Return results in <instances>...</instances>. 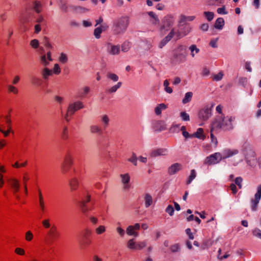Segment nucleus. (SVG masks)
<instances>
[{
	"label": "nucleus",
	"mask_w": 261,
	"mask_h": 261,
	"mask_svg": "<svg viewBox=\"0 0 261 261\" xmlns=\"http://www.w3.org/2000/svg\"><path fill=\"white\" fill-rule=\"evenodd\" d=\"M165 211L166 213L170 215V216H172L174 212V208L171 205H169L166 208Z\"/></svg>",
	"instance_id": "e2e57ef3"
},
{
	"label": "nucleus",
	"mask_w": 261,
	"mask_h": 261,
	"mask_svg": "<svg viewBox=\"0 0 261 261\" xmlns=\"http://www.w3.org/2000/svg\"><path fill=\"white\" fill-rule=\"evenodd\" d=\"M239 152L237 149H226L223 151L222 159H226L238 154Z\"/></svg>",
	"instance_id": "a211bd4d"
},
{
	"label": "nucleus",
	"mask_w": 261,
	"mask_h": 261,
	"mask_svg": "<svg viewBox=\"0 0 261 261\" xmlns=\"http://www.w3.org/2000/svg\"><path fill=\"white\" fill-rule=\"evenodd\" d=\"M91 196L87 193L84 196L83 199L80 202V206L81 211L83 213H86L89 211H91L92 208H88L86 204L90 201Z\"/></svg>",
	"instance_id": "1a4fd4ad"
},
{
	"label": "nucleus",
	"mask_w": 261,
	"mask_h": 261,
	"mask_svg": "<svg viewBox=\"0 0 261 261\" xmlns=\"http://www.w3.org/2000/svg\"><path fill=\"white\" fill-rule=\"evenodd\" d=\"M196 173L195 170L193 169L191 171V174L188 178V180L187 181V184H189L191 182V181L196 177Z\"/></svg>",
	"instance_id": "49530a36"
},
{
	"label": "nucleus",
	"mask_w": 261,
	"mask_h": 261,
	"mask_svg": "<svg viewBox=\"0 0 261 261\" xmlns=\"http://www.w3.org/2000/svg\"><path fill=\"white\" fill-rule=\"evenodd\" d=\"M128 161L132 163L134 165H137V158L135 154L133 153L131 157L128 159Z\"/></svg>",
	"instance_id": "680f3d73"
},
{
	"label": "nucleus",
	"mask_w": 261,
	"mask_h": 261,
	"mask_svg": "<svg viewBox=\"0 0 261 261\" xmlns=\"http://www.w3.org/2000/svg\"><path fill=\"white\" fill-rule=\"evenodd\" d=\"M100 121L103 126L104 128L107 127L109 124L110 119L109 117L107 115H102L100 116Z\"/></svg>",
	"instance_id": "c85d7f7f"
},
{
	"label": "nucleus",
	"mask_w": 261,
	"mask_h": 261,
	"mask_svg": "<svg viewBox=\"0 0 261 261\" xmlns=\"http://www.w3.org/2000/svg\"><path fill=\"white\" fill-rule=\"evenodd\" d=\"M211 116V109L207 107L200 110L198 113L199 118L203 120H207Z\"/></svg>",
	"instance_id": "9d476101"
},
{
	"label": "nucleus",
	"mask_w": 261,
	"mask_h": 261,
	"mask_svg": "<svg viewBox=\"0 0 261 261\" xmlns=\"http://www.w3.org/2000/svg\"><path fill=\"white\" fill-rule=\"evenodd\" d=\"M91 243L92 241L90 238H83L81 242V245L82 247L85 248L89 246Z\"/></svg>",
	"instance_id": "7c9ffc66"
},
{
	"label": "nucleus",
	"mask_w": 261,
	"mask_h": 261,
	"mask_svg": "<svg viewBox=\"0 0 261 261\" xmlns=\"http://www.w3.org/2000/svg\"><path fill=\"white\" fill-rule=\"evenodd\" d=\"M95 233L97 235H101L107 231V227L103 225H99L95 228Z\"/></svg>",
	"instance_id": "393cba45"
},
{
	"label": "nucleus",
	"mask_w": 261,
	"mask_h": 261,
	"mask_svg": "<svg viewBox=\"0 0 261 261\" xmlns=\"http://www.w3.org/2000/svg\"><path fill=\"white\" fill-rule=\"evenodd\" d=\"M167 106L164 103L158 105L154 109V112L156 115H160L162 113V111L166 109Z\"/></svg>",
	"instance_id": "cd10ccee"
},
{
	"label": "nucleus",
	"mask_w": 261,
	"mask_h": 261,
	"mask_svg": "<svg viewBox=\"0 0 261 261\" xmlns=\"http://www.w3.org/2000/svg\"><path fill=\"white\" fill-rule=\"evenodd\" d=\"M90 130L91 133L93 134H100L102 132L101 128L96 125H91Z\"/></svg>",
	"instance_id": "72a5a7b5"
},
{
	"label": "nucleus",
	"mask_w": 261,
	"mask_h": 261,
	"mask_svg": "<svg viewBox=\"0 0 261 261\" xmlns=\"http://www.w3.org/2000/svg\"><path fill=\"white\" fill-rule=\"evenodd\" d=\"M167 154V150L165 148H158L151 151L150 155L151 157H156L160 155H165Z\"/></svg>",
	"instance_id": "2eb2a0df"
},
{
	"label": "nucleus",
	"mask_w": 261,
	"mask_h": 261,
	"mask_svg": "<svg viewBox=\"0 0 261 261\" xmlns=\"http://www.w3.org/2000/svg\"><path fill=\"white\" fill-rule=\"evenodd\" d=\"M115 30L119 33L124 31L128 25V19L126 18H121L115 24Z\"/></svg>",
	"instance_id": "6e6552de"
},
{
	"label": "nucleus",
	"mask_w": 261,
	"mask_h": 261,
	"mask_svg": "<svg viewBox=\"0 0 261 261\" xmlns=\"http://www.w3.org/2000/svg\"><path fill=\"white\" fill-rule=\"evenodd\" d=\"M90 90L88 87H84L80 89L77 94V96L80 98L85 97L88 94Z\"/></svg>",
	"instance_id": "4be33fe9"
},
{
	"label": "nucleus",
	"mask_w": 261,
	"mask_h": 261,
	"mask_svg": "<svg viewBox=\"0 0 261 261\" xmlns=\"http://www.w3.org/2000/svg\"><path fill=\"white\" fill-rule=\"evenodd\" d=\"M38 193L39 207H40L41 211L42 212H44L45 211V202L44 200L43 196V194H42L41 189H39L38 190Z\"/></svg>",
	"instance_id": "6ab92c4d"
},
{
	"label": "nucleus",
	"mask_w": 261,
	"mask_h": 261,
	"mask_svg": "<svg viewBox=\"0 0 261 261\" xmlns=\"http://www.w3.org/2000/svg\"><path fill=\"white\" fill-rule=\"evenodd\" d=\"M146 245V241H140L136 242V250H141Z\"/></svg>",
	"instance_id": "3c124183"
},
{
	"label": "nucleus",
	"mask_w": 261,
	"mask_h": 261,
	"mask_svg": "<svg viewBox=\"0 0 261 261\" xmlns=\"http://www.w3.org/2000/svg\"><path fill=\"white\" fill-rule=\"evenodd\" d=\"M8 182L12 188L14 194H15L19 190V181L16 178H11L8 180Z\"/></svg>",
	"instance_id": "4468645a"
},
{
	"label": "nucleus",
	"mask_w": 261,
	"mask_h": 261,
	"mask_svg": "<svg viewBox=\"0 0 261 261\" xmlns=\"http://www.w3.org/2000/svg\"><path fill=\"white\" fill-rule=\"evenodd\" d=\"M180 245L179 244H174L170 246V250L172 252H178L180 250Z\"/></svg>",
	"instance_id": "603ef678"
},
{
	"label": "nucleus",
	"mask_w": 261,
	"mask_h": 261,
	"mask_svg": "<svg viewBox=\"0 0 261 261\" xmlns=\"http://www.w3.org/2000/svg\"><path fill=\"white\" fill-rule=\"evenodd\" d=\"M127 247L130 249H136V242L134 241V239H130L127 242Z\"/></svg>",
	"instance_id": "c03bdc74"
},
{
	"label": "nucleus",
	"mask_w": 261,
	"mask_h": 261,
	"mask_svg": "<svg viewBox=\"0 0 261 261\" xmlns=\"http://www.w3.org/2000/svg\"><path fill=\"white\" fill-rule=\"evenodd\" d=\"M204 15L206 17L207 20L209 21L213 20L214 16V13L211 12H204Z\"/></svg>",
	"instance_id": "6e6d98bb"
},
{
	"label": "nucleus",
	"mask_w": 261,
	"mask_h": 261,
	"mask_svg": "<svg viewBox=\"0 0 261 261\" xmlns=\"http://www.w3.org/2000/svg\"><path fill=\"white\" fill-rule=\"evenodd\" d=\"M130 47V44L129 42H124L121 46L122 51L124 52L127 51Z\"/></svg>",
	"instance_id": "8fccbe9b"
},
{
	"label": "nucleus",
	"mask_w": 261,
	"mask_h": 261,
	"mask_svg": "<svg viewBox=\"0 0 261 261\" xmlns=\"http://www.w3.org/2000/svg\"><path fill=\"white\" fill-rule=\"evenodd\" d=\"M32 9L37 13H40L43 9L42 2L40 1L35 0L32 2Z\"/></svg>",
	"instance_id": "ddd939ff"
},
{
	"label": "nucleus",
	"mask_w": 261,
	"mask_h": 261,
	"mask_svg": "<svg viewBox=\"0 0 261 261\" xmlns=\"http://www.w3.org/2000/svg\"><path fill=\"white\" fill-rule=\"evenodd\" d=\"M122 85L121 82H118L116 85L113 86L108 90V92L109 93H113L116 92L118 89H119Z\"/></svg>",
	"instance_id": "79ce46f5"
},
{
	"label": "nucleus",
	"mask_w": 261,
	"mask_h": 261,
	"mask_svg": "<svg viewBox=\"0 0 261 261\" xmlns=\"http://www.w3.org/2000/svg\"><path fill=\"white\" fill-rule=\"evenodd\" d=\"M219 132V130H214V131H212V125H211V141H212V142L213 143H215V144L216 145H217L218 141H217V138L215 137L214 134V133H218Z\"/></svg>",
	"instance_id": "58836bf2"
},
{
	"label": "nucleus",
	"mask_w": 261,
	"mask_h": 261,
	"mask_svg": "<svg viewBox=\"0 0 261 261\" xmlns=\"http://www.w3.org/2000/svg\"><path fill=\"white\" fill-rule=\"evenodd\" d=\"M193 93L191 92H188L186 93L185 97L183 98L182 102L184 104H186L191 100Z\"/></svg>",
	"instance_id": "f704fd0d"
},
{
	"label": "nucleus",
	"mask_w": 261,
	"mask_h": 261,
	"mask_svg": "<svg viewBox=\"0 0 261 261\" xmlns=\"http://www.w3.org/2000/svg\"><path fill=\"white\" fill-rule=\"evenodd\" d=\"M144 202L146 207H149L153 202L152 196L148 193H146L144 195Z\"/></svg>",
	"instance_id": "a878e982"
},
{
	"label": "nucleus",
	"mask_w": 261,
	"mask_h": 261,
	"mask_svg": "<svg viewBox=\"0 0 261 261\" xmlns=\"http://www.w3.org/2000/svg\"><path fill=\"white\" fill-rule=\"evenodd\" d=\"M107 77L114 82H117L119 79L116 74L112 73H108L107 74Z\"/></svg>",
	"instance_id": "4d7b16f0"
},
{
	"label": "nucleus",
	"mask_w": 261,
	"mask_h": 261,
	"mask_svg": "<svg viewBox=\"0 0 261 261\" xmlns=\"http://www.w3.org/2000/svg\"><path fill=\"white\" fill-rule=\"evenodd\" d=\"M235 117L233 116L222 117L217 116L212 122V131L214 130H229L233 128L232 122Z\"/></svg>",
	"instance_id": "f257e3e1"
},
{
	"label": "nucleus",
	"mask_w": 261,
	"mask_h": 261,
	"mask_svg": "<svg viewBox=\"0 0 261 261\" xmlns=\"http://www.w3.org/2000/svg\"><path fill=\"white\" fill-rule=\"evenodd\" d=\"M61 137L63 140H66L68 139V129L67 127L65 126L63 128V129L62 132Z\"/></svg>",
	"instance_id": "a18cd8bd"
},
{
	"label": "nucleus",
	"mask_w": 261,
	"mask_h": 261,
	"mask_svg": "<svg viewBox=\"0 0 261 261\" xmlns=\"http://www.w3.org/2000/svg\"><path fill=\"white\" fill-rule=\"evenodd\" d=\"M46 236L48 240L53 242L58 239L60 237V233L58 231L57 227L53 225L47 231Z\"/></svg>",
	"instance_id": "0eeeda50"
},
{
	"label": "nucleus",
	"mask_w": 261,
	"mask_h": 261,
	"mask_svg": "<svg viewBox=\"0 0 261 261\" xmlns=\"http://www.w3.org/2000/svg\"><path fill=\"white\" fill-rule=\"evenodd\" d=\"M166 128V125L164 121H158L154 125V128L156 130L161 131L165 129Z\"/></svg>",
	"instance_id": "bb28decb"
},
{
	"label": "nucleus",
	"mask_w": 261,
	"mask_h": 261,
	"mask_svg": "<svg viewBox=\"0 0 261 261\" xmlns=\"http://www.w3.org/2000/svg\"><path fill=\"white\" fill-rule=\"evenodd\" d=\"M101 28H96L94 31V35L96 38L98 39L100 37V34L102 33Z\"/></svg>",
	"instance_id": "5fc2aeb1"
},
{
	"label": "nucleus",
	"mask_w": 261,
	"mask_h": 261,
	"mask_svg": "<svg viewBox=\"0 0 261 261\" xmlns=\"http://www.w3.org/2000/svg\"><path fill=\"white\" fill-rule=\"evenodd\" d=\"M191 137H196L197 138L204 140L205 138L204 134H203V129L202 128H199L197 129V131L191 135Z\"/></svg>",
	"instance_id": "5701e85b"
},
{
	"label": "nucleus",
	"mask_w": 261,
	"mask_h": 261,
	"mask_svg": "<svg viewBox=\"0 0 261 261\" xmlns=\"http://www.w3.org/2000/svg\"><path fill=\"white\" fill-rule=\"evenodd\" d=\"M108 51L112 55L118 54L120 51V48L118 46L112 45L110 44L108 45Z\"/></svg>",
	"instance_id": "b1692460"
},
{
	"label": "nucleus",
	"mask_w": 261,
	"mask_h": 261,
	"mask_svg": "<svg viewBox=\"0 0 261 261\" xmlns=\"http://www.w3.org/2000/svg\"><path fill=\"white\" fill-rule=\"evenodd\" d=\"M180 117L183 121H188L190 120L189 115L186 112H181L180 113Z\"/></svg>",
	"instance_id": "09e8293b"
},
{
	"label": "nucleus",
	"mask_w": 261,
	"mask_h": 261,
	"mask_svg": "<svg viewBox=\"0 0 261 261\" xmlns=\"http://www.w3.org/2000/svg\"><path fill=\"white\" fill-rule=\"evenodd\" d=\"M175 35V39L176 40L186 35V34L181 35L178 33H175L174 29H172L169 34L166 36L163 40L161 41L159 44V47L162 48L164 46L167 42H168Z\"/></svg>",
	"instance_id": "423d86ee"
},
{
	"label": "nucleus",
	"mask_w": 261,
	"mask_h": 261,
	"mask_svg": "<svg viewBox=\"0 0 261 261\" xmlns=\"http://www.w3.org/2000/svg\"><path fill=\"white\" fill-rule=\"evenodd\" d=\"M32 83L33 85L39 86L41 84V81L40 79L38 77H34L32 79Z\"/></svg>",
	"instance_id": "69168bd1"
},
{
	"label": "nucleus",
	"mask_w": 261,
	"mask_h": 261,
	"mask_svg": "<svg viewBox=\"0 0 261 261\" xmlns=\"http://www.w3.org/2000/svg\"><path fill=\"white\" fill-rule=\"evenodd\" d=\"M30 179V175L28 172H25L23 174L22 176V181L23 185H27V182Z\"/></svg>",
	"instance_id": "13d9d810"
},
{
	"label": "nucleus",
	"mask_w": 261,
	"mask_h": 261,
	"mask_svg": "<svg viewBox=\"0 0 261 261\" xmlns=\"http://www.w3.org/2000/svg\"><path fill=\"white\" fill-rule=\"evenodd\" d=\"M163 25L161 28L162 30L166 28H170L173 24L174 21V18L171 15H167L163 19Z\"/></svg>",
	"instance_id": "9b49d317"
},
{
	"label": "nucleus",
	"mask_w": 261,
	"mask_h": 261,
	"mask_svg": "<svg viewBox=\"0 0 261 261\" xmlns=\"http://www.w3.org/2000/svg\"><path fill=\"white\" fill-rule=\"evenodd\" d=\"M223 73L222 71H220L217 74H215L213 75L212 78L214 81H220L223 76Z\"/></svg>",
	"instance_id": "37998d69"
},
{
	"label": "nucleus",
	"mask_w": 261,
	"mask_h": 261,
	"mask_svg": "<svg viewBox=\"0 0 261 261\" xmlns=\"http://www.w3.org/2000/svg\"><path fill=\"white\" fill-rule=\"evenodd\" d=\"M121 178V182L123 185V188L125 189H128L130 187L129 182L130 181V175L128 173L121 174L120 175Z\"/></svg>",
	"instance_id": "f8f14e48"
},
{
	"label": "nucleus",
	"mask_w": 261,
	"mask_h": 261,
	"mask_svg": "<svg viewBox=\"0 0 261 261\" xmlns=\"http://www.w3.org/2000/svg\"><path fill=\"white\" fill-rule=\"evenodd\" d=\"M73 164V159L70 153H67L65 155L64 161L61 166V172L65 174L68 173Z\"/></svg>",
	"instance_id": "7ed1b4c3"
},
{
	"label": "nucleus",
	"mask_w": 261,
	"mask_h": 261,
	"mask_svg": "<svg viewBox=\"0 0 261 261\" xmlns=\"http://www.w3.org/2000/svg\"><path fill=\"white\" fill-rule=\"evenodd\" d=\"M53 74L59 75L61 72V69L59 64H54L52 69H51Z\"/></svg>",
	"instance_id": "473e14b6"
},
{
	"label": "nucleus",
	"mask_w": 261,
	"mask_h": 261,
	"mask_svg": "<svg viewBox=\"0 0 261 261\" xmlns=\"http://www.w3.org/2000/svg\"><path fill=\"white\" fill-rule=\"evenodd\" d=\"M222 159V155L219 152H216L206 157L204 164L207 165H214L218 163Z\"/></svg>",
	"instance_id": "39448f33"
},
{
	"label": "nucleus",
	"mask_w": 261,
	"mask_h": 261,
	"mask_svg": "<svg viewBox=\"0 0 261 261\" xmlns=\"http://www.w3.org/2000/svg\"><path fill=\"white\" fill-rule=\"evenodd\" d=\"M84 107V105L82 102L77 101L69 105L66 114L65 116V119L67 121L69 120L68 117L71 116L74 113Z\"/></svg>",
	"instance_id": "20e7f679"
},
{
	"label": "nucleus",
	"mask_w": 261,
	"mask_h": 261,
	"mask_svg": "<svg viewBox=\"0 0 261 261\" xmlns=\"http://www.w3.org/2000/svg\"><path fill=\"white\" fill-rule=\"evenodd\" d=\"M182 166L179 163H175L172 165L168 168V173L170 175H173L176 173L181 169Z\"/></svg>",
	"instance_id": "f3484780"
},
{
	"label": "nucleus",
	"mask_w": 261,
	"mask_h": 261,
	"mask_svg": "<svg viewBox=\"0 0 261 261\" xmlns=\"http://www.w3.org/2000/svg\"><path fill=\"white\" fill-rule=\"evenodd\" d=\"M224 24V20L223 18L220 17L217 19L215 23V27L218 29H222Z\"/></svg>",
	"instance_id": "c756f323"
},
{
	"label": "nucleus",
	"mask_w": 261,
	"mask_h": 261,
	"mask_svg": "<svg viewBox=\"0 0 261 261\" xmlns=\"http://www.w3.org/2000/svg\"><path fill=\"white\" fill-rule=\"evenodd\" d=\"M30 45L34 49H36L39 47V41L37 39H33L30 42Z\"/></svg>",
	"instance_id": "bf43d9fd"
},
{
	"label": "nucleus",
	"mask_w": 261,
	"mask_h": 261,
	"mask_svg": "<svg viewBox=\"0 0 261 261\" xmlns=\"http://www.w3.org/2000/svg\"><path fill=\"white\" fill-rule=\"evenodd\" d=\"M80 181L76 177L72 178L69 181L70 189L71 191H76L79 187Z\"/></svg>",
	"instance_id": "dca6fc26"
},
{
	"label": "nucleus",
	"mask_w": 261,
	"mask_h": 261,
	"mask_svg": "<svg viewBox=\"0 0 261 261\" xmlns=\"http://www.w3.org/2000/svg\"><path fill=\"white\" fill-rule=\"evenodd\" d=\"M135 230L134 229L133 227V225H129L127 227V228H126V233L129 236H138V233L137 232H135Z\"/></svg>",
	"instance_id": "4c0bfd02"
},
{
	"label": "nucleus",
	"mask_w": 261,
	"mask_h": 261,
	"mask_svg": "<svg viewBox=\"0 0 261 261\" xmlns=\"http://www.w3.org/2000/svg\"><path fill=\"white\" fill-rule=\"evenodd\" d=\"M34 238V234L31 230H28L25 233L24 239L27 242H31Z\"/></svg>",
	"instance_id": "c9c22d12"
},
{
	"label": "nucleus",
	"mask_w": 261,
	"mask_h": 261,
	"mask_svg": "<svg viewBox=\"0 0 261 261\" xmlns=\"http://www.w3.org/2000/svg\"><path fill=\"white\" fill-rule=\"evenodd\" d=\"M261 196L259 194L256 193L255 194L254 198L251 200V208L252 210L255 211L256 210L257 206L260 199Z\"/></svg>",
	"instance_id": "aec40b11"
},
{
	"label": "nucleus",
	"mask_w": 261,
	"mask_h": 261,
	"mask_svg": "<svg viewBox=\"0 0 261 261\" xmlns=\"http://www.w3.org/2000/svg\"><path fill=\"white\" fill-rule=\"evenodd\" d=\"M91 234V231L89 229L87 228L84 231L83 238H89Z\"/></svg>",
	"instance_id": "774afa93"
},
{
	"label": "nucleus",
	"mask_w": 261,
	"mask_h": 261,
	"mask_svg": "<svg viewBox=\"0 0 261 261\" xmlns=\"http://www.w3.org/2000/svg\"><path fill=\"white\" fill-rule=\"evenodd\" d=\"M253 235L261 239V230L258 228H255L252 230Z\"/></svg>",
	"instance_id": "052dcab7"
},
{
	"label": "nucleus",
	"mask_w": 261,
	"mask_h": 261,
	"mask_svg": "<svg viewBox=\"0 0 261 261\" xmlns=\"http://www.w3.org/2000/svg\"><path fill=\"white\" fill-rule=\"evenodd\" d=\"M58 60L61 64H66L67 63L68 60L67 55L63 53H61L59 56Z\"/></svg>",
	"instance_id": "2f4dec72"
},
{
	"label": "nucleus",
	"mask_w": 261,
	"mask_h": 261,
	"mask_svg": "<svg viewBox=\"0 0 261 261\" xmlns=\"http://www.w3.org/2000/svg\"><path fill=\"white\" fill-rule=\"evenodd\" d=\"M14 252L16 254L21 256L24 255L25 253L24 249L20 247H16L14 250Z\"/></svg>",
	"instance_id": "de8ad7c7"
},
{
	"label": "nucleus",
	"mask_w": 261,
	"mask_h": 261,
	"mask_svg": "<svg viewBox=\"0 0 261 261\" xmlns=\"http://www.w3.org/2000/svg\"><path fill=\"white\" fill-rule=\"evenodd\" d=\"M243 181V179L241 177H238L235 179V184L236 185H237L239 189L242 188V182Z\"/></svg>",
	"instance_id": "338daca9"
},
{
	"label": "nucleus",
	"mask_w": 261,
	"mask_h": 261,
	"mask_svg": "<svg viewBox=\"0 0 261 261\" xmlns=\"http://www.w3.org/2000/svg\"><path fill=\"white\" fill-rule=\"evenodd\" d=\"M41 74L44 80H48L49 76L53 75V73L51 69H49L46 67H44L41 70Z\"/></svg>",
	"instance_id": "412c9836"
},
{
	"label": "nucleus",
	"mask_w": 261,
	"mask_h": 261,
	"mask_svg": "<svg viewBox=\"0 0 261 261\" xmlns=\"http://www.w3.org/2000/svg\"><path fill=\"white\" fill-rule=\"evenodd\" d=\"M189 49L191 51V55L192 57H194L195 54L198 53L199 51V48H198L195 45H192L190 46Z\"/></svg>",
	"instance_id": "ea45409f"
},
{
	"label": "nucleus",
	"mask_w": 261,
	"mask_h": 261,
	"mask_svg": "<svg viewBox=\"0 0 261 261\" xmlns=\"http://www.w3.org/2000/svg\"><path fill=\"white\" fill-rule=\"evenodd\" d=\"M38 53L39 54V60L40 64L44 67H47L48 66L50 62L53 61L51 51H47L46 53H44L43 48L42 47H40L39 48Z\"/></svg>",
	"instance_id": "f03ea898"
},
{
	"label": "nucleus",
	"mask_w": 261,
	"mask_h": 261,
	"mask_svg": "<svg viewBox=\"0 0 261 261\" xmlns=\"http://www.w3.org/2000/svg\"><path fill=\"white\" fill-rule=\"evenodd\" d=\"M42 224L45 228H50L51 226L50 223V219H46L42 221Z\"/></svg>",
	"instance_id": "864d4df0"
},
{
	"label": "nucleus",
	"mask_w": 261,
	"mask_h": 261,
	"mask_svg": "<svg viewBox=\"0 0 261 261\" xmlns=\"http://www.w3.org/2000/svg\"><path fill=\"white\" fill-rule=\"evenodd\" d=\"M179 124L173 123L170 128V132L172 133H178L179 132Z\"/></svg>",
	"instance_id": "a19ab883"
},
{
	"label": "nucleus",
	"mask_w": 261,
	"mask_h": 261,
	"mask_svg": "<svg viewBox=\"0 0 261 261\" xmlns=\"http://www.w3.org/2000/svg\"><path fill=\"white\" fill-rule=\"evenodd\" d=\"M7 88L8 93H13L14 94H17L18 93V89L17 88L12 85H9Z\"/></svg>",
	"instance_id": "e433bc0d"
},
{
	"label": "nucleus",
	"mask_w": 261,
	"mask_h": 261,
	"mask_svg": "<svg viewBox=\"0 0 261 261\" xmlns=\"http://www.w3.org/2000/svg\"><path fill=\"white\" fill-rule=\"evenodd\" d=\"M148 14L149 16L153 18L155 21V23H159V19L158 18V16L155 15V14L153 12H148Z\"/></svg>",
	"instance_id": "0e129e2a"
}]
</instances>
